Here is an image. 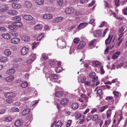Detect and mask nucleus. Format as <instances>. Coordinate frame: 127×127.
Wrapping results in <instances>:
<instances>
[{"label": "nucleus", "mask_w": 127, "mask_h": 127, "mask_svg": "<svg viewBox=\"0 0 127 127\" xmlns=\"http://www.w3.org/2000/svg\"><path fill=\"white\" fill-rule=\"evenodd\" d=\"M12 119L10 117H8L6 118L5 119V121L6 122H10L11 121Z\"/></svg>", "instance_id": "nucleus-39"}, {"label": "nucleus", "mask_w": 127, "mask_h": 127, "mask_svg": "<svg viewBox=\"0 0 127 127\" xmlns=\"http://www.w3.org/2000/svg\"><path fill=\"white\" fill-rule=\"evenodd\" d=\"M6 18V16L4 15H2L0 16V20H3L5 19Z\"/></svg>", "instance_id": "nucleus-43"}, {"label": "nucleus", "mask_w": 127, "mask_h": 127, "mask_svg": "<svg viewBox=\"0 0 127 127\" xmlns=\"http://www.w3.org/2000/svg\"><path fill=\"white\" fill-rule=\"evenodd\" d=\"M111 113V110H108L107 111V117L108 118L110 116Z\"/></svg>", "instance_id": "nucleus-44"}, {"label": "nucleus", "mask_w": 127, "mask_h": 127, "mask_svg": "<svg viewBox=\"0 0 127 127\" xmlns=\"http://www.w3.org/2000/svg\"><path fill=\"white\" fill-rule=\"evenodd\" d=\"M85 45V42L84 41H81L80 44L78 45V49H80L83 47Z\"/></svg>", "instance_id": "nucleus-17"}, {"label": "nucleus", "mask_w": 127, "mask_h": 127, "mask_svg": "<svg viewBox=\"0 0 127 127\" xmlns=\"http://www.w3.org/2000/svg\"><path fill=\"white\" fill-rule=\"evenodd\" d=\"M102 91L101 89H98L97 91V93L99 95H102Z\"/></svg>", "instance_id": "nucleus-48"}, {"label": "nucleus", "mask_w": 127, "mask_h": 127, "mask_svg": "<svg viewBox=\"0 0 127 127\" xmlns=\"http://www.w3.org/2000/svg\"><path fill=\"white\" fill-rule=\"evenodd\" d=\"M20 41V39L18 38L15 37L12 38L11 39V42L14 44H17Z\"/></svg>", "instance_id": "nucleus-9"}, {"label": "nucleus", "mask_w": 127, "mask_h": 127, "mask_svg": "<svg viewBox=\"0 0 127 127\" xmlns=\"http://www.w3.org/2000/svg\"><path fill=\"white\" fill-rule=\"evenodd\" d=\"M11 53V52L9 49L6 50L4 51V54L6 56H8L10 55Z\"/></svg>", "instance_id": "nucleus-25"}, {"label": "nucleus", "mask_w": 127, "mask_h": 127, "mask_svg": "<svg viewBox=\"0 0 127 127\" xmlns=\"http://www.w3.org/2000/svg\"><path fill=\"white\" fill-rule=\"evenodd\" d=\"M30 111V109L29 108L25 109L23 111L22 114L24 115H26L28 114Z\"/></svg>", "instance_id": "nucleus-18"}, {"label": "nucleus", "mask_w": 127, "mask_h": 127, "mask_svg": "<svg viewBox=\"0 0 127 127\" xmlns=\"http://www.w3.org/2000/svg\"><path fill=\"white\" fill-rule=\"evenodd\" d=\"M37 43L36 42H34L33 43L32 47L33 49H34L37 46L36 44Z\"/></svg>", "instance_id": "nucleus-58"}, {"label": "nucleus", "mask_w": 127, "mask_h": 127, "mask_svg": "<svg viewBox=\"0 0 127 127\" xmlns=\"http://www.w3.org/2000/svg\"><path fill=\"white\" fill-rule=\"evenodd\" d=\"M110 122V120H107L105 122V124L106 125H107V124H109Z\"/></svg>", "instance_id": "nucleus-62"}, {"label": "nucleus", "mask_w": 127, "mask_h": 127, "mask_svg": "<svg viewBox=\"0 0 127 127\" xmlns=\"http://www.w3.org/2000/svg\"><path fill=\"white\" fill-rule=\"evenodd\" d=\"M55 95L56 97H59L62 96L63 93L60 92H56Z\"/></svg>", "instance_id": "nucleus-26"}, {"label": "nucleus", "mask_w": 127, "mask_h": 127, "mask_svg": "<svg viewBox=\"0 0 127 127\" xmlns=\"http://www.w3.org/2000/svg\"><path fill=\"white\" fill-rule=\"evenodd\" d=\"M24 18L26 20L30 21H32L33 19V18L30 15H25Z\"/></svg>", "instance_id": "nucleus-7"}, {"label": "nucleus", "mask_w": 127, "mask_h": 127, "mask_svg": "<svg viewBox=\"0 0 127 127\" xmlns=\"http://www.w3.org/2000/svg\"><path fill=\"white\" fill-rule=\"evenodd\" d=\"M108 107L107 106H105L103 107H102L100 109V111L101 112H102L105 109L107 108Z\"/></svg>", "instance_id": "nucleus-41"}, {"label": "nucleus", "mask_w": 127, "mask_h": 127, "mask_svg": "<svg viewBox=\"0 0 127 127\" xmlns=\"http://www.w3.org/2000/svg\"><path fill=\"white\" fill-rule=\"evenodd\" d=\"M96 81H95L94 80H93L92 79V80H91L90 82V86H92L94 85L95 83V82Z\"/></svg>", "instance_id": "nucleus-47"}, {"label": "nucleus", "mask_w": 127, "mask_h": 127, "mask_svg": "<svg viewBox=\"0 0 127 127\" xmlns=\"http://www.w3.org/2000/svg\"><path fill=\"white\" fill-rule=\"evenodd\" d=\"M32 115L31 114H30L27 117V119L29 120L32 117Z\"/></svg>", "instance_id": "nucleus-61"}, {"label": "nucleus", "mask_w": 127, "mask_h": 127, "mask_svg": "<svg viewBox=\"0 0 127 127\" xmlns=\"http://www.w3.org/2000/svg\"><path fill=\"white\" fill-rule=\"evenodd\" d=\"M13 67L15 68H17L19 67V66L16 64H14L13 65Z\"/></svg>", "instance_id": "nucleus-64"}, {"label": "nucleus", "mask_w": 127, "mask_h": 127, "mask_svg": "<svg viewBox=\"0 0 127 127\" xmlns=\"http://www.w3.org/2000/svg\"><path fill=\"white\" fill-rule=\"evenodd\" d=\"M1 36L7 39L10 38V36L9 33L3 34Z\"/></svg>", "instance_id": "nucleus-19"}, {"label": "nucleus", "mask_w": 127, "mask_h": 127, "mask_svg": "<svg viewBox=\"0 0 127 127\" xmlns=\"http://www.w3.org/2000/svg\"><path fill=\"white\" fill-rule=\"evenodd\" d=\"M65 12L67 14L73 13L74 11V9L72 7H70L66 8L65 10Z\"/></svg>", "instance_id": "nucleus-1"}, {"label": "nucleus", "mask_w": 127, "mask_h": 127, "mask_svg": "<svg viewBox=\"0 0 127 127\" xmlns=\"http://www.w3.org/2000/svg\"><path fill=\"white\" fill-rule=\"evenodd\" d=\"M75 15L76 16H78L79 15L82 14L81 12L79 11H75Z\"/></svg>", "instance_id": "nucleus-37"}, {"label": "nucleus", "mask_w": 127, "mask_h": 127, "mask_svg": "<svg viewBox=\"0 0 127 127\" xmlns=\"http://www.w3.org/2000/svg\"><path fill=\"white\" fill-rule=\"evenodd\" d=\"M23 121L22 120L19 119L15 122V125L16 126H20L23 124Z\"/></svg>", "instance_id": "nucleus-11"}, {"label": "nucleus", "mask_w": 127, "mask_h": 127, "mask_svg": "<svg viewBox=\"0 0 127 127\" xmlns=\"http://www.w3.org/2000/svg\"><path fill=\"white\" fill-rule=\"evenodd\" d=\"M29 51V49L26 47H24L22 48L21 53L22 55H26L28 52Z\"/></svg>", "instance_id": "nucleus-4"}, {"label": "nucleus", "mask_w": 127, "mask_h": 127, "mask_svg": "<svg viewBox=\"0 0 127 127\" xmlns=\"http://www.w3.org/2000/svg\"><path fill=\"white\" fill-rule=\"evenodd\" d=\"M8 8V7L6 5H2L0 6V12H5Z\"/></svg>", "instance_id": "nucleus-3"}, {"label": "nucleus", "mask_w": 127, "mask_h": 127, "mask_svg": "<svg viewBox=\"0 0 127 127\" xmlns=\"http://www.w3.org/2000/svg\"><path fill=\"white\" fill-rule=\"evenodd\" d=\"M32 5L31 3L29 1H26L25 2L24 6L26 7L30 8L31 7Z\"/></svg>", "instance_id": "nucleus-14"}, {"label": "nucleus", "mask_w": 127, "mask_h": 127, "mask_svg": "<svg viewBox=\"0 0 127 127\" xmlns=\"http://www.w3.org/2000/svg\"><path fill=\"white\" fill-rule=\"evenodd\" d=\"M63 19V18L62 17H58L54 19L53 20V22L54 23H57L61 21Z\"/></svg>", "instance_id": "nucleus-8"}, {"label": "nucleus", "mask_w": 127, "mask_h": 127, "mask_svg": "<svg viewBox=\"0 0 127 127\" xmlns=\"http://www.w3.org/2000/svg\"><path fill=\"white\" fill-rule=\"evenodd\" d=\"M94 35L95 36L98 37L100 35L101 32L100 30H97L94 32Z\"/></svg>", "instance_id": "nucleus-13"}, {"label": "nucleus", "mask_w": 127, "mask_h": 127, "mask_svg": "<svg viewBox=\"0 0 127 127\" xmlns=\"http://www.w3.org/2000/svg\"><path fill=\"white\" fill-rule=\"evenodd\" d=\"M22 39L23 40L26 41H28L30 40V38L28 36H23Z\"/></svg>", "instance_id": "nucleus-22"}, {"label": "nucleus", "mask_w": 127, "mask_h": 127, "mask_svg": "<svg viewBox=\"0 0 127 127\" xmlns=\"http://www.w3.org/2000/svg\"><path fill=\"white\" fill-rule=\"evenodd\" d=\"M119 1V0H115V5L117 6H119L120 5Z\"/></svg>", "instance_id": "nucleus-54"}, {"label": "nucleus", "mask_w": 127, "mask_h": 127, "mask_svg": "<svg viewBox=\"0 0 127 127\" xmlns=\"http://www.w3.org/2000/svg\"><path fill=\"white\" fill-rule=\"evenodd\" d=\"M89 77L92 78L93 80L95 81H97L98 79V77L95 76V73L94 72H92L90 73L89 75Z\"/></svg>", "instance_id": "nucleus-2"}, {"label": "nucleus", "mask_w": 127, "mask_h": 127, "mask_svg": "<svg viewBox=\"0 0 127 127\" xmlns=\"http://www.w3.org/2000/svg\"><path fill=\"white\" fill-rule=\"evenodd\" d=\"M113 93L114 95L116 97H118L119 95V93L116 91H114Z\"/></svg>", "instance_id": "nucleus-56"}, {"label": "nucleus", "mask_w": 127, "mask_h": 127, "mask_svg": "<svg viewBox=\"0 0 127 127\" xmlns=\"http://www.w3.org/2000/svg\"><path fill=\"white\" fill-rule=\"evenodd\" d=\"M5 96L6 98H10L14 97L15 96V94L13 93H6Z\"/></svg>", "instance_id": "nucleus-5"}, {"label": "nucleus", "mask_w": 127, "mask_h": 127, "mask_svg": "<svg viewBox=\"0 0 127 127\" xmlns=\"http://www.w3.org/2000/svg\"><path fill=\"white\" fill-rule=\"evenodd\" d=\"M12 7L14 9H18L20 8L21 5L19 3H14L12 4Z\"/></svg>", "instance_id": "nucleus-15"}, {"label": "nucleus", "mask_w": 127, "mask_h": 127, "mask_svg": "<svg viewBox=\"0 0 127 127\" xmlns=\"http://www.w3.org/2000/svg\"><path fill=\"white\" fill-rule=\"evenodd\" d=\"M68 102V100L66 98L63 99L60 101V103L61 104L64 105H67Z\"/></svg>", "instance_id": "nucleus-10"}, {"label": "nucleus", "mask_w": 127, "mask_h": 127, "mask_svg": "<svg viewBox=\"0 0 127 127\" xmlns=\"http://www.w3.org/2000/svg\"><path fill=\"white\" fill-rule=\"evenodd\" d=\"M8 28L10 29L11 30H16V28L15 25H14V23H13V25H10L8 26Z\"/></svg>", "instance_id": "nucleus-21"}, {"label": "nucleus", "mask_w": 127, "mask_h": 127, "mask_svg": "<svg viewBox=\"0 0 127 127\" xmlns=\"http://www.w3.org/2000/svg\"><path fill=\"white\" fill-rule=\"evenodd\" d=\"M104 2L105 3V6L106 7L109 8V4L107 2L105 1H104Z\"/></svg>", "instance_id": "nucleus-50"}, {"label": "nucleus", "mask_w": 127, "mask_h": 127, "mask_svg": "<svg viewBox=\"0 0 127 127\" xmlns=\"http://www.w3.org/2000/svg\"><path fill=\"white\" fill-rule=\"evenodd\" d=\"M124 30V28L123 27H122L119 29V32L120 33H122Z\"/></svg>", "instance_id": "nucleus-51"}, {"label": "nucleus", "mask_w": 127, "mask_h": 127, "mask_svg": "<svg viewBox=\"0 0 127 127\" xmlns=\"http://www.w3.org/2000/svg\"><path fill=\"white\" fill-rule=\"evenodd\" d=\"M100 70L101 71L100 73L101 74H103L104 73L105 71L103 69L102 66L100 68Z\"/></svg>", "instance_id": "nucleus-55"}, {"label": "nucleus", "mask_w": 127, "mask_h": 127, "mask_svg": "<svg viewBox=\"0 0 127 127\" xmlns=\"http://www.w3.org/2000/svg\"><path fill=\"white\" fill-rule=\"evenodd\" d=\"M57 2L58 3L60 6L62 5L63 3V0H57Z\"/></svg>", "instance_id": "nucleus-40"}, {"label": "nucleus", "mask_w": 127, "mask_h": 127, "mask_svg": "<svg viewBox=\"0 0 127 127\" xmlns=\"http://www.w3.org/2000/svg\"><path fill=\"white\" fill-rule=\"evenodd\" d=\"M28 83L27 82H24L21 84V86L23 88H25L28 86Z\"/></svg>", "instance_id": "nucleus-34"}, {"label": "nucleus", "mask_w": 127, "mask_h": 127, "mask_svg": "<svg viewBox=\"0 0 127 127\" xmlns=\"http://www.w3.org/2000/svg\"><path fill=\"white\" fill-rule=\"evenodd\" d=\"M7 71L9 74L11 75L15 73V70L14 69L12 68L9 69Z\"/></svg>", "instance_id": "nucleus-23"}, {"label": "nucleus", "mask_w": 127, "mask_h": 127, "mask_svg": "<svg viewBox=\"0 0 127 127\" xmlns=\"http://www.w3.org/2000/svg\"><path fill=\"white\" fill-rule=\"evenodd\" d=\"M80 41L79 39L78 38H75L74 40V42L76 43H78Z\"/></svg>", "instance_id": "nucleus-45"}, {"label": "nucleus", "mask_w": 127, "mask_h": 127, "mask_svg": "<svg viewBox=\"0 0 127 127\" xmlns=\"http://www.w3.org/2000/svg\"><path fill=\"white\" fill-rule=\"evenodd\" d=\"M21 19L20 17L19 16H16L12 18V20L15 21H19L21 20Z\"/></svg>", "instance_id": "nucleus-28"}, {"label": "nucleus", "mask_w": 127, "mask_h": 127, "mask_svg": "<svg viewBox=\"0 0 127 127\" xmlns=\"http://www.w3.org/2000/svg\"><path fill=\"white\" fill-rule=\"evenodd\" d=\"M50 77L51 78V79H52V81L54 82H57V81L56 80H55V79H56L58 77V75L55 74H52L50 76Z\"/></svg>", "instance_id": "nucleus-16"}, {"label": "nucleus", "mask_w": 127, "mask_h": 127, "mask_svg": "<svg viewBox=\"0 0 127 127\" xmlns=\"http://www.w3.org/2000/svg\"><path fill=\"white\" fill-rule=\"evenodd\" d=\"M1 62H6L8 60V59L5 57H1L0 59Z\"/></svg>", "instance_id": "nucleus-24"}, {"label": "nucleus", "mask_w": 127, "mask_h": 127, "mask_svg": "<svg viewBox=\"0 0 127 127\" xmlns=\"http://www.w3.org/2000/svg\"><path fill=\"white\" fill-rule=\"evenodd\" d=\"M98 116L97 115H95L93 116V120L94 121H96V122H98Z\"/></svg>", "instance_id": "nucleus-31"}, {"label": "nucleus", "mask_w": 127, "mask_h": 127, "mask_svg": "<svg viewBox=\"0 0 127 127\" xmlns=\"http://www.w3.org/2000/svg\"><path fill=\"white\" fill-rule=\"evenodd\" d=\"M93 117L92 115H90L87 117L86 118V120L87 121H89Z\"/></svg>", "instance_id": "nucleus-53"}, {"label": "nucleus", "mask_w": 127, "mask_h": 127, "mask_svg": "<svg viewBox=\"0 0 127 127\" xmlns=\"http://www.w3.org/2000/svg\"><path fill=\"white\" fill-rule=\"evenodd\" d=\"M8 13L9 14L11 15H15L17 14L18 12L15 10H9Z\"/></svg>", "instance_id": "nucleus-12"}, {"label": "nucleus", "mask_w": 127, "mask_h": 127, "mask_svg": "<svg viewBox=\"0 0 127 127\" xmlns=\"http://www.w3.org/2000/svg\"><path fill=\"white\" fill-rule=\"evenodd\" d=\"M14 25H15L16 27H21L22 25V23L19 22H16L14 23Z\"/></svg>", "instance_id": "nucleus-29"}, {"label": "nucleus", "mask_w": 127, "mask_h": 127, "mask_svg": "<svg viewBox=\"0 0 127 127\" xmlns=\"http://www.w3.org/2000/svg\"><path fill=\"white\" fill-rule=\"evenodd\" d=\"M52 14H47V19H50L52 18Z\"/></svg>", "instance_id": "nucleus-49"}, {"label": "nucleus", "mask_w": 127, "mask_h": 127, "mask_svg": "<svg viewBox=\"0 0 127 127\" xmlns=\"http://www.w3.org/2000/svg\"><path fill=\"white\" fill-rule=\"evenodd\" d=\"M42 28V26L41 24H38L36 25L34 27L35 29L38 30Z\"/></svg>", "instance_id": "nucleus-32"}, {"label": "nucleus", "mask_w": 127, "mask_h": 127, "mask_svg": "<svg viewBox=\"0 0 127 127\" xmlns=\"http://www.w3.org/2000/svg\"><path fill=\"white\" fill-rule=\"evenodd\" d=\"M71 122L70 120L68 121L66 125V126L67 127H69L71 125Z\"/></svg>", "instance_id": "nucleus-59"}, {"label": "nucleus", "mask_w": 127, "mask_h": 127, "mask_svg": "<svg viewBox=\"0 0 127 127\" xmlns=\"http://www.w3.org/2000/svg\"><path fill=\"white\" fill-rule=\"evenodd\" d=\"M14 77L13 76H10L6 78V80L7 81H11L13 79Z\"/></svg>", "instance_id": "nucleus-33"}, {"label": "nucleus", "mask_w": 127, "mask_h": 127, "mask_svg": "<svg viewBox=\"0 0 127 127\" xmlns=\"http://www.w3.org/2000/svg\"><path fill=\"white\" fill-rule=\"evenodd\" d=\"M33 60L31 59H30L28 60L27 62V64H30L32 62Z\"/></svg>", "instance_id": "nucleus-60"}, {"label": "nucleus", "mask_w": 127, "mask_h": 127, "mask_svg": "<svg viewBox=\"0 0 127 127\" xmlns=\"http://www.w3.org/2000/svg\"><path fill=\"white\" fill-rule=\"evenodd\" d=\"M96 41V39H94L92 40L90 43L89 44V45L90 47L93 46L94 43Z\"/></svg>", "instance_id": "nucleus-36"}, {"label": "nucleus", "mask_w": 127, "mask_h": 127, "mask_svg": "<svg viewBox=\"0 0 127 127\" xmlns=\"http://www.w3.org/2000/svg\"><path fill=\"white\" fill-rule=\"evenodd\" d=\"M95 3V1L93 0L92 2L88 4V7H90L92 6Z\"/></svg>", "instance_id": "nucleus-57"}, {"label": "nucleus", "mask_w": 127, "mask_h": 127, "mask_svg": "<svg viewBox=\"0 0 127 127\" xmlns=\"http://www.w3.org/2000/svg\"><path fill=\"white\" fill-rule=\"evenodd\" d=\"M35 1L38 4L40 5L43 4L44 0H35Z\"/></svg>", "instance_id": "nucleus-30"}, {"label": "nucleus", "mask_w": 127, "mask_h": 127, "mask_svg": "<svg viewBox=\"0 0 127 127\" xmlns=\"http://www.w3.org/2000/svg\"><path fill=\"white\" fill-rule=\"evenodd\" d=\"M6 31V29L4 28L0 27V32H3Z\"/></svg>", "instance_id": "nucleus-38"}, {"label": "nucleus", "mask_w": 127, "mask_h": 127, "mask_svg": "<svg viewBox=\"0 0 127 127\" xmlns=\"http://www.w3.org/2000/svg\"><path fill=\"white\" fill-rule=\"evenodd\" d=\"M81 116V114L79 113L75 117L76 119H78L80 118V117Z\"/></svg>", "instance_id": "nucleus-63"}, {"label": "nucleus", "mask_w": 127, "mask_h": 127, "mask_svg": "<svg viewBox=\"0 0 127 127\" xmlns=\"http://www.w3.org/2000/svg\"><path fill=\"white\" fill-rule=\"evenodd\" d=\"M44 36V34H41L39 35L37 38V40L39 41Z\"/></svg>", "instance_id": "nucleus-46"}, {"label": "nucleus", "mask_w": 127, "mask_h": 127, "mask_svg": "<svg viewBox=\"0 0 127 127\" xmlns=\"http://www.w3.org/2000/svg\"><path fill=\"white\" fill-rule=\"evenodd\" d=\"M120 54V52L118 51L116 52L113 55L112 57V59H116L118 58Z\"/></svg>", "instance_id": "nucleus-20"}, {"label": "nucleus", "mask_w": 127, "mask_h": 127, "mask_svg": "<svg viewBox=\"0 0 127 127\" xmlns=\"http://www.w3.org/2000/svg\"><path fill=\"white\" fill-rule=\"evenodd\" d=\"M72 105V108L74 109H77L78 107V104L76 103H73Z\"/></svg>", "instance_id": "nucleus-27"}, {"label": "nucleus", "mask_w": 127, "mask_h": 127, "mask_svg": "<svg viewBox=\"0 0 127 127\" xmlns=\"http://www.w3.org/2000/svg\"><path fill=\"white\" fill-rule=\"evenodd\" d=\"M62 125V122L61 121H59L56 124L55 127H61Z\"/></svg>", "instance_id": "nucleus-35"}, {"label": "nucleus", "mask_w": 127, "mask_h": 127, "mask_svg": "<svg viewBox=\"0 0 127 127\" xmlns=\"http://www.w3.org/2000/svg\"><path fill=\"white\" fill-rule=\"evenodd\" d=\"M49 63L50 66H53L55 65V62L54 61L50 62Z\"/></svg>", "instance_id": "nucleus-52"}, {"label": "nucleus", "mask_w": 127, "mask_h": 127, "mask_svg": "<svg viewBox=\"0 0 127 127\" xmlns=\"http://www.w3.org/2000/svg\"><path fill=\"white\" fill-rule=\"evenodd\" d=\"M88 24V23L83 22L80 23L78 26V29L80 30L85 27Z\"/></svg>", "instance_id": "nucleus-6"}, {"label": "nucleus", "mask_w": 127, "mask_h": 127, "mask_svg": "<svg viewBox=\"0 0 127 127\" xmlns=\"http://www.w3.org/2000/svg\"><path fill=\"white\" fill-rule=\"evenodd\" d=\"M6 102L10 104L13 102V100L10 98H8L6 99Z\"/></svg>", "instance_id": "nucleus-42"}]
</instances>
